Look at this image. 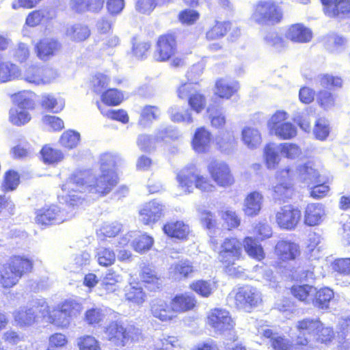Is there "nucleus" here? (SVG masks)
I'll return each mask as SVG.
<instances>
[{
	"label": "nucleus",
	"instance_id": "obj_1",
	"mask_svg": "<svg viewBox=\"0 0 350 350\" xmlns=\"http://www.w3.org/2000/svg\"><path fill=\"white\" fill-rule=\"evenodd\" d=\"M118 177L116 172L107 173L101 172L98 176L94 175L89 171H78L73 173L63 185L66 200L73 201L81 200V193L88 191L90 193L103 196L108 194L118 184Z\"/></svg>",
	"mask_w": 350,
	"mask_h": 350
},
{
	"label": "nucleus",
	"instance_id": "obj_2",
	"mask_svg": "<svg viewBox=\"0 0 350 350\" xmlns=\"http://www.w3.org/2000/svg\"><path fill=\"white\" fill-rule=\"evenodd\" d=\"M178 186L185 193H191L194 187L204 192H211L215 187L206 176L200 175L197 167L191 164L183 168L176 175Z\"/></svg>",
	"mask_w": 350,
	"mask_h": 350
},
{
	"label": "nucleus",
	"instance_id": "obj_3",
	"mask_svg": "<svg viewBox=\"0 0 350 350\" xmlns=\"http://www.w3.org/2000/svg\"><path fill=\"white\" fill-rule=\"evenodd\" d=\"M242 243L236 238H226L221 244L218 259L229 275L237 276L242 272L233 267L236 262L242 258Z\"/></svg>",
	"mask_w": 350,
	"mask_h": 350
},
{
	"label": "nucleus",
	"instance_id": "obj_4",
	"mask_svg": "<svg viewBox=\"0 0 350 350\" xmlns=\"http://www.w3.org/2000/svg\"><path fill=\"white\" fill-rule=\"evenodd\" d=\"M49 313V306L44 299H34L27 306L19 308L13 313L16 323L20 327L33 325L39 317H45Z\"/></svg>",
	"mask_w": 350,
	"mask_h": 350
},
{
	"label": "nucleus",
	"instance_id": "obj_5",
	"mask_svg": "<svg viewBox=\"0 0 350 350\" xmlns=\"http://www.w3.org/2000/svg\"><path fill=\"white\" fill-rule=\"evenodd\" d=\"M282 15L281 8L273 0H260L254 6L251 20L262 25H274Z\"/></svg>",
	"mask_w": 350,
	"mask_h": 350
},
{
	"label": "nucleus",
	"instance_id": "obj_6",
	"mask_svg": "<svg viewBox=\"0 0 350 350\" xmlns=\"http://www.w3.org/2000/svg\"><path fill=\"white\" fill-rule=\"evenodd\" d=\"M288 115L286 111H277L267 122L270 133L282 139H291L297 135V127L287 121Z\"/></svg>",
	"mask_w": 350,
	"mask_h": 350
},
{
	"label": "nucleus",
	"instance_id": "obj_7",
	"mask_svg": "<svg viewBox=\"0 0 350 350\" xmlns=\"http://www.w3.org/2000/svg\"><path fill=\"white\" fill-rule=\"evenodd\" d=\"M234 304L237 308L251 312L262 301V293L256 287L246 285L234 291Z\"/></svg>",
	"mask_w": 350,
	"mask_h": 350
},
{
	"label": "nucleus",
	"instance_id": "obj_8",
	"mask_svg": "<svg viewBox=\"0 0 350 350\" xmlns=\"http://www.w3.org/2000/svg\"><path fill=\"white\" fill-rule=\"evenodd\" d=\"M207 324L219 334L232 331L235 325L230 312L222 308H214L208 312Z\"/></svg>",
	"mask_w": 350,
	"mask_h": 350
},
{
	"label": "nucleus",
	"instance_id": "obj_9",
	"mask_svg": "<svg viewBox=\"0 0 350 350\" xmlns=\"http://www.w3.org/2000/svg\"><path fill=\"white\" fill-rule=\"evenodd\" d=\"M301 211L292 204L280 206L275 213V221L281 229L293 230L299 224Z\"/></svg>",
	"mask_w": 350,
	"mask_h": 350
},
{
	"label": "nucleus",
	"instance_id": "obj_10",
	"mask_svg": "<svg viewBox=\"0 0 350 350\" xmlns=\"http://www.w3.org/2000/svg\"><path fill=\"white\" fill-rule=\"evenodd\" d=\"M212 179L219 187H228L234 183L229 165L221 161L212 160L207 166Z\"/></svg>",
	"mask_w": 350,
	"mask_h": 350
},
{
	"label": "nucleus",
	"instance_id": "obj_11",
	"mask_svg": "<svg viewBox=\"0 0 350 350\" xmlns=\"http://www.w3.org/2000/svg\"><path fill=\"white\" fill-rule=\"evenodd\" d=\"M293 175L289 168L281 170L276 173L278 183L271 188L273 198L279 200H285L291 197L293 186L291 179Z\"/></svg>",
	"mask_w": 350,
	"mask_h": 350
},
{
	"label": "nucleus",
	"instance_id": "obj_12",
	"mask_svg": "<svg viewBox=\"0 0 350 350\" xmlns=\"http://www.w3.org/2000/svg\"><path fill=\"white\" fill-rule=\"evenodd\" d=\"M165 206L157 200L142 206L139 211V219L144 225H153L164 216Z\"/></svg>",
	"mask_w": 350,
	"mask_h": 350
},
{
	"label": "nucleus",
	"instance_id": "obj_13",
	"mask_svg": "<svg viewBox=\"0 0 350 350\" xmlns=\"http://www.w3.org/2000/svg\"><path fill=\"white\" fill-rule=\"evenodd\" d=\"M64 211L57 205L44 207L36 211V222L41 226L60 224L69 219Z\"/></svg>",
	"mask_w": 350,
	"mask_h": 350
},
{
	"label": "nucleus",
	"instance_id": "obj_14",
	"mask_svg": "<svg viewBox=\"0 0 350 350\" xmlns=\"http://www.w3.org/2000/svg\"><path fill=\"white\" fill-rule=\"evenodd\" d=\"M322 323L319 320L306 319L296 324L297 331V343L306 345L314 337L317 330L321 327Z\"/></svg>",
	"mask_w": 350,
	"mask_h": 350
},
{
	"label": "nucleus",
	"instance_id": "obj_15",
	"mask_svg": "<svg viewBox=\"0 0 350 350\" xmlns=\"http://www.w3.org/2000/svg\"><path fill=\"white\" fill-rule=\"evenodd\" d=\"M176 44L172 35H164L159 37L154 52V58L159 62L168 60L176 52Z\"/></svg>",
	"mask_w": 350,
	"mask_h": 350
},
{
	"label": "nucleus",
	"instance_id": "obj_16",
	"mask_svg": "<svg viewBox=\"0 0 350 350\" xmlns=\"http://www.w3.org/2000/svg\"><path fill=\"white\" fill-rule=\"evenodd\" d=\"M62 48L61 44L51 38H44L36 45L37 57L42 61H48L57 55Z\"/></svg>",
	"mask_w": 350,
	"mask_h": 350
},
{
	"label": "nucleus",
	"instance_id": "obj_17",
	"mask_svg": "<svg viewBox=\"0 0 350 350\" xmlns=\"http://www.w3.org/2000/svg\"><path fill=\"white\" fill-rule=\"evenodd\" d=\"M174 133L172 130L167 128H162L159 129L155 137L147 135H140L137 138V146L141 150L148 152L154 148L157 142L165 140L166 138H173Z\"/></svg>",
	"mask_w": 350,
	"mask_h": 350
},
{
	"label": "nucleus",
	"instance_id": "obj_18",
	"mask_svg": "<svg viewBox=\"0 0 350 350\" xmlns=\"http://www.w3.org/2000/svg\"><path fill=\"white\" fill-rule=\"evenodd\" d=\"M202 67L201 64H196L192 66L191 70L187 72V77L190 82L185 83L178 87L177 90L178 96L181 99H189L191 94L196 92L195 85L196 79L202 74Z\"/></svg>",
	"mask_w": 350,
	"mask_h": 350
},
{
	"label": "nucleus",
	"instance_id": "obj_19",
	"mask_svg": "<svg viewBox=\"0 0 350 350\" xmlns=\"http://www.w3.org/2000/svg\"><path fill=\"white\" fill-rule=\"evenodd\" d=\"M285 37L296 43H306L311 40V30L301 23H296L289 26L285 32Z\"/></svg>",
	"mask_w": 350,
	"mask_h": 350
},
{
	"label": "nucleus",
	"instance_id": "obj_20",
	"mask_svg": "<svg viewBox=\"0 0 350 350\" xmlns=\"http://www.w3.org/2000/svg\"><path fill=\"white\" fill-rule=\"evenodd\" d=\"M275 252L280 260L286 261L295 259L300 254V250L298 244L281 240L276 244Z\"/></svg>",
	"mask_w": 350,
	"mask_h": 350
},
{
	"label": "nucleus",
	"instance_id": "obj_21",
	"mask_svg": "<svg viewBox=\"0 0 350 350\" xmlns=\"http://www.w3.org/2000/svg\"><path fill=\"white\" fill-rule=\"evenodd\" d=\"M297 173L298 178L308 185L321 183L320 172L312 161L299 165Z\"/></svg>",
	"mask_w": 350,
	"mask_h": 350
},
{
	"label": "nucleus",
	"instance_id": "obj_22",
	"mask_svg": "<svg viewBox=\"0 0 350 350\" xmlns=\"http://www.w3.org/2000/svg\"><path fill=\"white\" fill-rule=\"evenodd\" d=\"M325 216V206L320 203L307 205L304 211V222L307 226H314L321 224Z\"/></svg>",
	"mask_w": 350,
	"mask_h": 350
},
{
	"label": "nucleus",
	"instance_id": "obj_23",
	"mask_svg": "<svg viewBox=\"0 0 350 350\" xmlns=\"http://www.w3.org/2000/svg\"><path fill=\"white\" fill-rule=\"evenodd\" d=\"M170 303L172 310L180 313L193 309L197 300L193 295L185 293L176 295Z\"/></svg>",
	"mask_w": 350,
	"mask_h": 350
},
{
	"label": "nucleus",
	"instance_id": "obj_24",
	"mask_svg": "<svg viewBox=\"0 0 350 350\" xmlns=\"http://www.w3.org/2000/svg\"><path fill=\"white\" fill-rule=\"evenodd\" d=\"M105 333L111 342L116 346L124 347L126 345L124 327L117 321H112L106 327Z\"/></svg>",
	"mask_w": 350,
	"mask_h": 350
},
{
	"label": "nucleus",
	"instance_id": "obj_25",
	"mask_svg": "<svg viewBox=\"0 0 350 350\" xmlns=\"http://www.w3.org/2000/svg\"><path fill=\"white\" fill-rule=\"evenodd\" d=\"M105 0H70V8L79 13L86 12H98L103 8Z\"/></svg>",
	"mask_w": 350,
	"mask_h": 350
},
{
	"label": "nucleus",
	"instance_id": "obj_26",
	"mask_svg": "<svg viewBox=\"0 0 350 350\" xmlns=\"http://www.w3.org/2000/svg\"><path fill=\"white\" fill-rule=\"evenodd\" d=\"M211 134L204 127L196 129L192 140L193 150L198 153H204L208 150L211 145Z\"/></svg>",
	"mask_w": 350,
	"mask_h": 350
},
{
	"label": "nucleus",
	"instance_id": "obj_27",
	"mask_svg": "<svg viewBox=\"0 0 350 350\" xmlns=\"http://www.w3.org/2000/svg\"><path fill=\"white\" fill-rule=\"evenodd\" d=\"M263 196L258 191L249 193L244 200L243 211L246 215L255 216L262 208Z\"/></svg>",
	"mask_w": 350,
	"mask_h": 350
},
{
	"label": "nucleus",
	"instance_id": "obj_28",
	"mask_svg": "<svg viewBox=\"0 0 350 350\" xmlns=\"http://www.w3.org/2000/svg\"><path fill=\"white\" fill-rule=\"evenodd\" d=\"M239 88L237 81L222 78L216 81L215 93L220 98L229 99L238 91Z\"/></svg>",
	"mask_w": 350,
	"mask_h": 350
},
{
	"label": "nucleus",
	"instance_id": "obj_29",
	"mask_svg": "<svg viewBox=\"0 0 350 350\" xmlns=\"http://www.w3.org/2000/svg\"><path fill=\"white\" fill-rule=\"evenodd\" d=\"M151 312L154 317L163 322H169L176 316L171 306L163 300H155L151 306Z\"/></svg>",
	"mask_w": 350,
	"mask_h": 350
},
{
	"label": "nucleus",
	"instance_id": "obj_30",
	"mask_svg": "<svg viewBox=\"0 0 350 350\" xmlns=\"http://www.w3.org/2000/svg\"><path fill=\"white\" fill-rule=\"evenodd\" d=\"M279 144L270 143L267 144L263 149V159L268 170H275L279 165L281 157Z\"/></svg>",
	"mask_w": 350,
	"mask_h": 350
},
{
	"label": "nucleus",
	"instance_id": "obj_31",
	"mask_svg": "<svg viewBox=\"0 0 350 350\" xmlns=\"http://www.w3.org/2000/svg\"><path fill=\"white\" fill-rule=\"evenodd\" d=\"M258 334L267 338H271L274 350H289L291 348L288 341L273 334L268 325H260L258 327Z\"/></svg>",
	"mask_w": 350,
	"mask_h": 350
},
{
	"label": "nucleus",
	"instance_id": "obj_32",
	"mask_svg": "<svg viewBox=\"0 0 350 350\" xmlns=\"http://www.w3.org/2000/svg\"><path fill=\"white\" fill-rule=\"evenodd\" d=\"M243 144L251 150L257 148L262 142L260 131L253 126H245L241 131Z\"/></svg>",
	"mask_w": 350,
	"mask_h": 350
},
{
	"label": "nucleus",
	"instance_id": "obj_33",
	"mask_svg": "<svg viewBox=\"0 0 350 350\" xmlns=\"http://www.w3.org/2000/svg\"><path fill=\"white\" fill-rule=\"evenodd\" d=\"M164 232L169 237L183 239L189 232V227L183 221H171L163 226Z\"/></svg>",
	"mask_w": 350,
	"mask_h": 350
},
{
	"label": "nucleus",
	"instance_id": "obj_34",
	"mask_svg": "<svg viewBox=\"0 0 350 350\" xmlns=\"http://www.w3.org/2000/svg\"><path fill=\"white\" fill-rule=\"evenodd\" d=\"M193 271V267L191 262L188 260L174 263L169 269L170 276L174 280H180L187 278Z\"/></svg>",
	"mask_w": 350,
	"mask_h": 350
},
{
	"label": "nucleus",
	"instance_id": "obj_35",
	"mask_svg": "<svg viewBox=\"0 0 350 350\" xmlns=\"http://www.w3.org/2000/svg\"><path fill=\"white\" fill-rule=\"evenodd\" d=\"M206 112L212 127L222 129L225 126L226 117L221 107L210 104Z\"/></svg>",
	"mask_w": 350,
	"mask_h": 350
},
{
	"label": "nucleus",
	"instance_id": "obj_36",
	"mask_svg": "<svg viewBox=\"0 0 350 350\" xmlns=\"http://www.w3.org/2000/svg\"><path fill=\"white\" fill-rule=\"evenodd\" d=\"M21 76L19 67L10 62H0V82L5 83Z\"/></svg>",
	"mask_w": 350,
	"mask_h": 350
},
{
	"label": "nucleus",
	"instance_id": "obj_37",
	"mask_svg": "<svg viewBox=\"0 0 350 350\" xmlns=\"http://www.w3.org/2000/svg\"><path fill=\"white\" fill-rule=\"evenodd\" d=\"M291 293L299 301L307 304H313L314 297L315 293H317V288L308 284L295 285L291 288Z\"/></svg>",
	"mask_w": 350,
	"mask_h": 350
},
{
	"label": "nucleus",
	"instance_id": "obj_38",
	"mask_svg": "<svg viewBox=\"0 0 350 350\" xmlns=\"http://www.w3.org/2000/svg\"><path fill=\"white\" fill-rule=\"evenodd\" d=\"M10 268L14 271H18V275L21 277L33 269V262L25 256H14L8 262Z\"/></svg>",
	"mask_w": 350,
	"mask_h": 350
},
{
	"label": "nucleus",
	"instance_id": "obj_39",
	"mask_svg": "<svg viewBox=\"0 0 350 350\" xmlns=\"http://www.w3.org/2000/svg\"><path fill=\"white\" fill-rule=\"evenodd\" d=\"M123 280L122 276L113 269H108L100 284L103 289L107 293H113L118 289V284Z\"/></svg>",
	"mask_w": 350,
	"mask_h": 350
},
{
	"label": "nucleus",
	"instance_id": "obj_40",
	"mask_svg": "<svg viewBox=\"0 0 350 350\" xmlns=\"http://www.w3.org/2000/svg\"><path fill=\"white\" fill-rule=\"evenodd\" d=\"M46 321L61 328H66L69 326L72 319L62 312L57 306L52 311L49 310L46 317Z\"/></svg>",
	"mask_w": 350,
	"mask_h": 350
},
{
	"label": "nucleus",
	"instance_id": "obj_41",
	"mask_svg": "<svg viewBox=\"0 0 350 350\" xmlns=\"http://www.w3.org/2000/svg\"><path fill=\"white\" fill-rule=\"evenodd\" d=\"M125 299L137 305L142 304L146 299V294L138 284H130L124 288Z\"/></svg>",
	"mask_w": 350,
	"mask_h": 350
},
{
	"label": "nucleus",
	"instance_id": "obj_42",
	"mask_svg": "<svg viewBox=\"0 0 350 350\" xmlns=\"http://www.w3.org/2000/svg\"><path fill=\"white\" fill-rule=\"evenodd\" d=\"M189 288L200 297H208L216 289V286L211 280H199L191 283Z\"/></svg>",
	"mask_w": 350,
	"mask_h": 350
},
{
	"label": "nucleus",
	"instance_id": "obj_43",
	"mask_svg": "<svg viewBox=\"0 0 350 350\" xmlns=\"http://www.w3.org/2000/svg\"><path fill=\"white\" fill-rule=\"evenodd\" d=\"M18 271L12 270L8 263L5 264L3 266V271L0 273V284L1 286L7 288L16 285L21 278Z\"/></svg>",
	"mask_w": 350,
	"mask_h": 350
},
{
	"label": "nucleus",
	"instance_id": "obj_44",
	"mask_svg": "<svg viewBox=\"0 0 350 350\" xmlns=\"http://www.w3.org/2000/svg\"><path fill=\"white\" fill-rule=\"evenodd\" d=\"M140 277L142 282L146 284V287L150 291H155L161 286L162 281L161 278L150 267H144L141 271Z\"/></svg>",
	"mask_w": 350,
	"mask_h": 350
},
{
	"label": "nucleus",
	"instance_id": "obj_45",
	"mask_svg": "<svg viewBox=\"0 0 350 350\" xmlns=\"http://www.w3.org/2000/svg\"><path fill=\"white\" fill-rule=\"evenodd\" d=\"M153 243V238L146 233L137 235L135 232L134 239L131 243V246L135 252L142 254L150 250Z\"/></svg>",
	"mask_w": 350,
	"mask_h": 350
},
{
	"label": "nucleus",
	"instance_id": "obj_46",
	"mask_svg": "<svg viewBox=\"0 0 350 350\" xmlns=\"http://www.w3.org/2000/svg\"><path fill=\"white\" fill-rule=\"evenodd\" d=\"M245 251L249 256L258 260L265 258V253L260 244L252 237H245L243 241Z\"/></svg>",
	"mask_w": 350,
	"mask_h": 350
},
{
	"label": "nucleus",
	"instance_id": "obj_47",
	"mask_svg": "<svg viewBox=\"0 0 350 350\" xmlns=\"http://www.w3.org/2000/svg\"><path fill=\"white\" fill-rule=\"evenodd\" d=\"M66 36L72 41L81 42L90 36V30L86 25L75 24L67 28Z\"/></svg>",
	"mask_w": 350,
	"mask_h": 350
},
{
	"label": "nucleus",
	"instance_id": "obj_48",
	"mask_svg": "<svg viewBox=\"0 0 350 350\" xmlns=\"http://www.w3.org/2000/svg\"><path fill=\"white\" fill-rule=\"evenodd\" d=\"M170 120L174 122H183L190 124L193 122L192 113L189 109L180 110L178 105H173L168 109Z\"/></svg>",
	"mask_w": 350,
	"mask_h": 350
},
{
	"label": "nucleus",
	"instance_id": "obj_49",
	"mask_svg": "<svg viewBox=\"0 0 350 350\" xmlns=\"http://www.w3.org/2000/svg\"><path fill=\"white\" fill-rule=\"evenodd\" d=\"M28 110L16 106L11 108L9 113L10 121L16 126H22L27 124L31 118Z\"/></svg>",
	"mask_w": 350,
	"mask_h": 350
},
{
	"label": "nucleus",
	"instance_id": "obj_50",
	"mask_svg": "<svg viewBox=\"0 0 350 350\" xmlns=\"http://www.w3.org/2000/svg\"><path fill=\"white\" fill-rule=\"evenodd\" d=\"M42 106L52 112L58 113L64 107V101L51 94H44L41 99Z\"/></svg>",
	"mask_w": 350,
	"mask_h": 350
},
{
	"label": "nucleus",
	"instance_id": "obj_51",
	"mask_svg": "<svg viewBox=\"0 0 350 350\" xmlns=\"http://www.w3.org/2000/svg\"><path fill=\"white\" fill-rule=\"evenodd\" d=\"M180 347V342L178 337L162 334L155 341L154 350H174V348Z\"/></svg>",
	"mask_w": 350,
	"mask_h": 350
},
{
	"label": "nucleus",
	"instance_id": "obj_52",
	"mask_svg": "<svg viewBox=\"0 0 350 350\" xmlns=\"http://www.w3.org/2000/svg\"><path fill=\"white\" fill-rule=\"evenodd\" d=\"M334 297V292L329 288H323L317 290L314 297L313 305L321 309L327 308L329 301Z\"/></svg>",
	"mask_w": 350,
	"mask_h": 350
},
{
	"label": "nucleus",
	"instance_id": "obj_53",
	"mask_svg": "<svg viewBox=\"0 0 350 350\" xmlns=\"http://www.w3.org/2000/svg\"><path fill=\"white\" fill-rule=\"evenodd\" d=\"M108 313V310L101 308H92L85 312L84 320L89 325H97L103 321Z\"/></svg>",
	"mask_w": 350,
	"mask_h": 350
},
{
	"label": "nucleus",
	"instance_id": "obj_54",
	"mask_svg": "<svg viewBox=\"0 0 350 350\" xmlns=\"http://www.w3.org/2000/svg\"><path fill=\"white\" fill-rule=\"evenodd\" d=\"M62 309V312L68 315L72 319L77 317L82 310V306L76 300L70 299L64 301L57 305Z\"/></svg>",
	"mask_w": 350,
	"mask_h": 350
},
{
	"label": "nucleus",
	"instance_id": "obj_55",
	"mask_svg": "<svg viewBox=\"0 0 350 350\" xmlns=\"http://www.w3.org/2000/svg\"><path fill=\"white\" fill-rule=\"evenodd\" d=\"M96 257L98 264L103 267L111 266L116 260L114 252L105 247H99L97 248Z\"/></svg>",
	"mask_w": 350,
	"mask_h": 350
},
{
	"label": "nucleus",
	"instance_id": "obj_56",
	"mask_svg": "<svg viewBox=\"0 0 350 350\" xmlns=\"http://www.w3.org/2000/svg\"><path fill=\"white\" fill-rule=\"evenodd\" d=\"M318 105L325 110L332 109L336 103V96L327 90H321L317 94Z\"/></svg>",
	"mask_w": 350,
	"mask_h": 350
},
{
	"label": "nucleus",
	"instance_id": "obj_57",
	"mask_svg": "<svg viewBox=\"0 0 350 350\" xmlns=\"http://www.w3.org/2000/svg\"><path fill=\"white\" fill-rule=\"evenodd\" d=\"M327 16H350V0H337L334 6L328 10Z\"/></svg>",
	"mask_w": 350,
	"mask_h": 350
},
{
	"label": "nucleus",
	"instance_id": "obj_58",
	"mask_svg": "<svg viewBox=\"0 0 350 350\" xmlns=\"http://www.w3.org/2000/svg\"><path fill=\"white\" fill-rule=\"evenodd\" d=\"M161 114L160 109L155 106H146L142 109L139 124L143 126H148L153 120H157Z\"/></svg>",
	"mask_w": 350,
	"mask_h": 350
},
{
	"label": "nucleus",
	"instance_id": "obj_59",
	"mask_svg": "<svg viewBox=\"0 0 350 350\" xmlns=\"http://www.w3.org/2000/svg\"><path fill=\"white\" fill-rule=\"evenodd\" d=\"M330 132L329 124L327 120L323 118L317 120L313 129V134L317 139L324 141Z\"/></svg>",
	"mask_w": 350,
	"mask_h": 350
},
{
	"label": "nucleus",
	"instance_id": "obj_60",
	"mask_svg": "<svg viewBox=\"0 0 350 350\" xmlns=\"http://www.w3.org/2000/svg\"><path fill=\"white\" fill-rule=\"evenodd\" d=\"M40 152L43 161L48 164L58 163L64 158V155L60 150L47 146L43 147Z\"/></svg>",
	"mask_w": 350,
	"mask_h": 350
},
{
	"label": "nucleus",
	"instance_id": "obj_61",
	"mask_svg": "<svg viewBox=\"0 0 350 350\" xmlns=\"http://www.w3.org/2000/svg\"><path fill=\"white\" fill-rule=\"evenodd\" d=\"M33 96L32 92L23 91L14 94L13 96V100L16 103V107L32 109L34 107Z\"/></svg>",
	"mask_w": 350,
	"mask_h": 350
},
{
	"label": "nucleus",
	"instance_id": "obj_62",
	"mask_svg": "<svg viewBox=\"0 0 350 350\" xmlns=\"http://www.w3.org/2000/svg\"><path fill=\"white\" fill-rule=\"evenodd\" d=\"M279 146L281 154L288 159H296L302 154L301 148L295 144L286 142Z\"/></svg>",
	"mask_w": 350,
	"mask_h": 350
},
{
	"label": "nucleus",
	"instance_id": "obj_63",
	"mask_svg": "<svg viewBox=\"0 0 350 350\" xmlns=\"http://www.w3.org/2000/svg\"><path fill=\"white\" fill-rule=\"evenodd\" d=\"M217 145L222 152L230 154L236 149L237 142L232 135H228L217 138Z\"/></svg>",
	"mask_w": 350,
	"mask_h": 350
},
{
	"label": "nucleus",
	"instance_id": "obj_64",
	"mask_svg": "<svg viewBox=\"0 0 350 350\" xmlns=\"http://www.w3.org/2000/svg\"><path fill=\"white\" fill-rule=\"evenodd\" d=\"M266 43L275 50L281 51L288 46V42L277 32H269L265 37Z\"/></svg>",
	"mask_w": 350,
	"mask_h": 350
}]
</instances>
